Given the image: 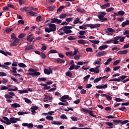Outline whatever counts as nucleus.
I'll return each instance as SVG.
<instances>
[{"label":"nucleus","mask_w":129,"mask_h":129,"mask_svg":"<svg viewBox=\"0 0 129 129\" xmlns=\"http://www.w3.org/2000/svg\"><path fill=\"white\" fill-rule=\"evenodd\" d=\"M57 29V25L54 24H48V28H45V33H51V32H55Z\"/></svg>","instance_id":"1"},{"label":"nucleus","mask_w":129,"mask_h":129,"mask_svg":"<svg viewBox=\"0 0 129 129\" xmlns=\"http://www.w3.org/2000/svg\"><path fill=\"white\" fill-rule=\"evenodd\" d=\"M73 27L72 26H64L58 30V32H64V34H71L72 33V30L71 29H73Z\"/></svg>","instance_id":"2"},{"label":"nucleus","mask_w":129,"mask_h":129,"mask_svg":"<svg viewBox=\"0 0 129 129\" xmlns=\"http://www.w3.org/2000/svg\"><path fill=\"white\" fill-rule=\"evenodd\" d=\"M98 14L99 15H97V17L101 22H106V21H107V18L104 17V16L106 15V13L100 12Z\"/></svg>","instance_id":"3"},{"label":"nucleus","mask_w":129,"mask_h":129,"mask_svg":"<svg viewBox=\"0 0 129 129\" xmlns=\"http://www.w3.org/2000/svg\"><path fill=\"white\" fill-rule=\"evenodd\" d=\"M29 73H27V75H30L31 76H39L41 75V73L38 72H35V70L32 68H30L28 70Z\"/></svg>","instance_id":"4"},{"label":"nucleus","mask_w":129,"mask_h":129,"mask_svg":"<svg viewBox=\"0 0 129 129\" xmlns=\"http://www.w3.org/2000/svg\"><path fill=\"white\" fill-rule=\"evenodd\" d=\"M83 27H87V28H90V29H96V28H99L100 27V24H83Z\"/></svg>","instance_id":"5"},{"label":"nucleus","mask_w":129,"mask_h":129,"mask_svg":"<svg viewBox=\"0 0 129 129\" xmlns=\"http://www.w3.org/2000/svg\"><path fill=\"white\" fill-rule=\"evenodd\" d=\"M124 39L125 37L121 36H116L114 38V44H118L119 42L118 40H119L120 42H124Z\"/></svg>","instance_id":"6"},{"label":"nucleus","mask_w":129,"mask_h":129,"mask_svg":"<svg viewBox=\"0 0 129 129\" xmlns=\"http://www.w3.org/2000/svg\"><path fill=\"white\" fill-rule=\"evenodd\" d=\"M50 23L51 24H54L55 23H56V24L57 25H60V24H61V23H62V20H59L57 18H52L51 20H50Z\"/></svg>","instance_id":"7"},{"label":"nucleus","mask_w":129,"mask_h":129,"mask_svg":"<svg viewBox=\"0 0 129 129\" xmlns=\"http://www.w3.org/2000/svg\"><path fill=\"white\" fill-rule=\"evenodd\" d=\"M99 67H100V66H97L95 68H91L89 71L90 72H94L96 74H98V73H99V69H98Z\"/></svg>","instance_id":"8"},{"label":"nucleus","mask_w":129,"mask_h":129,"mask_svg":"<svg viewBox=\"0 0 129 129\" xmlns=\"http://www.w3.org/2000/svg\"><path fill=\"white\" fill-rule=\"evenodd\" d=\"M3 118L5 119V120H6V121H4V120L1 119V122H4V123H6L8 125L11 124V122H10V120L7 117L4 116Z\"/></svg>","instance_id":"9"},{"label":"nucleus","mask_w":129,"mask_h":129,"mask_svg":"<svg viewBox=\"0 0 129 129\" xmlns=\"http://www.w3.org/2000/svg\"><path fill=\"white\" fill-rule=\"evenodd\" d=\"M5 97L6 98V101L11 103L12 102V98H14L13 96H10L9 94L5 95Z\"/></svg>","instance_id":"10"},{"label":"nucleus","mask_w":129,"mask_h":129,"mask_svg":"<svg viewBox=\"0 0 129 129\" xmlns=\"http://www.w3.org/2000/svg\"><path fill=\"white\" fill-rule=\"evenodd\" d=\"M10 124L11 123H16L17 121H19V120H20L19 118H15V117L10 118Z\"/></svg>","instance_id":"11"},{"label":"nucleus","mask_w":129,"mask_h":129,"mask_svg":"<svg viewBox=\"0 0 129 129\" xmlns=\"http://www.w3.org/2000/svg\"><path fill=\"white\" fill-rule=\"evenodd\" d=\"M106 54H107V51H102L100 52H98L96 56V57H101V56H103L104 55H106Z\"/></svg>","instance_id":"12"},{"label":"nucleus","mask_w":129,"mask_h":129,"mask_svg":"<svg viewBox=\"0 0 129 129\" xmlns=\"http://www.w3.org/2000/svg\"><path fill=\"white\" fill-rule=\"evenodd\" d=\"M44 74H47V75H50L51 73H53V71H52V69H44Z\"/></svg>","instance_id":"13"},{"label":"nucleus","mask_w":129,"mask_h":129,"mask_svg":"<svg viewBox=\"0 0 129 129\" xmlns=\"http://www.w3.org/2000/svg\"><path fill=\"white\" fill-rule=\"evenodd\" d=\"M19 40L18 38L15 39V40L10 44V46L11 47H15V46H17L18 43H19Z\"/></svg>","instance_id":"14"},{"label":"nucleus","mask_w":129,"mask_h":129,"mask_svg":"<svg viewBox=\"0 0 129 129\" xmlns=\"http://www.w3.org/2000/svg\"><path fill=\"white\" fill-rule=\"evenodd\" d=\"M23 126H27L28 128H30L33 127L34 124L32 123H23L22 124Z\"/></svg>","instance_id":"15"},{"label":"nucleus","mask_w":129,"mask_h":129,"mask_svg":"<svg viewBox=\"0 0 129 129\" xmlns=\"http://www.w3.org/2000/svg\"><path fill=\"white\" fill-rule=\"evenodd\" d=\"M0 53L5 56H8V55H9V56H12V53L8 51L5 52L4 50H0Z\"/></svg>","instance_id":"16"},{"label":"nucleus","mask_w":129,"mask_h":129,"mask_svg":"<svg viewBox=\"0 0 129 129\" xmlns=\"http://www.w3.org/2000/svg\"><path fill=\"white\" fill-rule=\"evenodd\" d=\"M96 88H97V89H103L104 88H107V84L101 86L98 85L96 86Z\"/></svg>","instance_id":"17"},{"label":"nucleus","mask_w":129,"mask_h":129,"mask_svg":"<svg viewBox=\"0 0 129 129\" xmlns=\"http://www.w3.org/2000/svg\"><path fill=\"white\" fill-rule=\"evenodd\" d=\"M127 53V50L125 49L122 51H118L117 54V55H125V54Z\"/></svg>","instance_id":"18"},{"label":"nucleus","mask_w":129,"mask_h":129,"mask_svg":"<svg viewBox=\"0 0 129 129\" xmlns=\"http://www.w3.org/2000/svg\"><path fill=\"white\" fill-rule=\"evenodd\" d=\"M34 38L35 37L33 36V34H31L27 37V40L28 42H32Z\"/></svg>","instance_id":"19"},{"label":"nucleus","mask_w":129,"mask_h":129,"mask_svg":"<svg viewBox=\"0 0 129 129\" xmlns=\"http://www.w3.org/2000/svg\"><path fill=\"white\" fill-rule=\"evenodd\" d=\"M11 107L13 108H17V107H21V105H20V104L15 103L11 104Z\"/></svg>","instance_id":"20"},{"label":"nucleus","mask_w":129,"mask_h":129,"mask_svg":"<svg viewBox=\"0 0 129 129\" xmlns=\"http://www.w3.org/2000/svg\"><path fill=\"white\" fill-rule=\"evenodd\" d=\"M105 124H107V125L109 126L108 127V128H112L113 127V126H112L113 125V123H112L111 122L107 121L105 122Z\"/></svg>","instance_id":"21"},{"label":"nucleus","mask_w":129,"mask_h":129,"mask_svg":"<svg viewBox=\"0 0 129 129\" xmlns=\"http://www.w3.org/2000/svg\"><path fill=\"white\" fill-rule=\"evenodd\" d=\"M109 6H110V4L109 3H107L106 4L102 5L101 7V8L102 10H105V9H106V8H107V7H109Z\"/></svg>","instance_id":"22"},{"label":"nucleus","mask_w":129,"mask_h":129,"mask_svg":"<svg viewBox=\"0 0 129 129\" xmlns=\"http://www.w3.org/2000/svg\"><path fill=\"white\" fill-rule=\"evenodd\" d=\"M67 17H69V16L66 14H61L59 16V19H65Z\"/></svg>","instance_id":"23"},{"label":"nucleus","mask_w":129,"mask_h":129,"mask_svg":"<svg viewBox=\"0 0 129 129\" xmlns=\"http://www.w3.org/2000/svg\"><path fill=\"white\" fill-rule=\"evenodd\" d=\"M47 11H50V12H52L53 11H54V10H55V9H56V7L54 6H49V7H47Z\"/></svg>","instance_id":"24"},{"label":"nucleus","mask_w":129,"mask_h":129,"mask_svg":"<svg viewBox=\"0 0 129 129\" xmlns=\"http://www.w3.org/2000/svg\"><path fill=\"white\" fill-rule=\"evenodd\" d=\"M51 123L52 124H54V125L56 124L57 125H60V124H62V122L57 120L52 121Z\"/></svg>","instance_id":"25"},{"label":"nucleus","mask_w":129,"mask_h":129,"mask_svg":"<svg viewBox=\"0 0 129 129\" xmlns=\"http://www.w3.org/2000/svg\"><path fill=\"white\" fill-rule=\"evenodd\" d=\"M108 47V45H101L99 47V50H100V51H102V50H104V49H106V48Z\"/></svg>","instance_id":"26"},{"label":"nucleus","mask_w":129,"mask_h":129,"mask_svg":"<svg viewBox=\"0 0 129 129\" xmlns=\"http://www.w3.org/2000/svg\"><path fill=\"white\" fill-rule=\"evenodd\" d=\"M88 113L91 115V116H93V117H95V118H97V117L95 115H93V112L92 110H89Z\"/></svg>","instance_id":"27"},{"label":"nucleus","mask_w":129,"mask_h":129,"mask_svg":"<svg viewBox=\"0 0 129 129\" xmlns=\"http://www.w3.org/2000/svg\"><path fill=\"white\" fill-rule=\"evenodd\" d=\"M78 43L79 44H82V45H84V44H86V41L83 39H79V40H78Z\"/></svg>","instance_id":"28"},{"label":"nucleus","mask_w":129,"mask_h":129,"mask_svg":"<svg viewBox=\"0 0 129 129\" xmlns=\"http://www.w3.org/2000/svg\"><path fill=\"white\" fill-rule=\"evenodd\" d=\"M114 32H115V30H114V29L111 28H108L106 33H113Z\"/></svg>","instance_id":"29"},{"label":"nucleus","mask_w":129,"mask_h":129,"mask_svg":"<svg viewBox=\"0 0 129 129\" xmlns=\"http://www.w3.org/2000/svg\"><path fill=\"white\" fill-rule=\"evenodd\" d=\"M57 63H58V64H60L61 63H65V60L63 59H61V58H57Z\"/></svg>","instance_id":"30"},{"label":"nucleus","mask_w":129,"mask_h":129,"mask_svg":"<svg viewBox=\"0 0 129 129\" xmlns=\"http://www.w3.org/2000/svg\"><path fill=\"white\" fill-rule=\"evenodd\" d=\"M28 14H29L30 15H31L32 17H36V16H37V13L34 12L33 11L29 12Z\"/></svg>","instance_id":"31"},{"label":"nucleus","mask_w":129,"mask_h":129,"mask_svg":"<svg viewBox=\"0 0 129 129\" xmlns=\"http://www.w3.org/2000/svg\"><path fill=\"white\" fill-rule=\"evenodd\" d=\"M70 129H92V128H88L87 127H82V128H78L76 126H73Z\"/></svg>","instance_id":"32"},{"label":"nucleus","mask_w":129,"mask_h":129,"mask_svg":"<svg viewBox=\"0 0 129 129\" xmlns=\"http://www.w3.org/2000/svg\"><path fill=\"white\" fill-rule=\"evenodd\" d=\"M111 61H112V58H109L106 62H105L104 65H108L109 64V63H110L111 62Z\"/></svg>","instance_id":"33"},{"label":"nucleus","mask_w":129,"mask_h":129,"mask_svg":"<svg viewBox=\"0 0 129 129\" xmlns=\"http://www.w3.org/2000/svg\"><path fill=\"white\" fill-rule=\"evenodd\" d=\"M19 92L20 94H23V93H28V90H19Z\"/></svg>","instance_id":"34"},{"label":"nucleus","mask_w":129,"mask_h":129,"mask_svg":"<svg viewBox=\"0 0 129 129\" xmlns=\"http://www.w3.org/2000/svg\"><path fill=\"white\" fill-rule=\"evenodd\" d=\"M89 41L91 42V43H92L93 44H99L100 42L99 40H89Z\"/></svg>","instance_id":"35"},{"label":"nucleus","mask_w":129,"mask_h":129,"mask_svg":"<svg viewBox=\"0 0 129 129\" xmlns=\"http://www.w3.org/2000/svg\"><path fill=\"white\" fill-rule=\"evenodd\" d=\"M79 21H80V19L79 18H77L76 19L73 21V23L75 25H76V24H78L79 23Z\"/></svg>","instance_id":"36"},{"label":"nucleus","mask_w":129,"mask_h":129,"mask_svg":"<svg viewBox=\"0 0 129 129\" xmlns=\"http://www.w3.org/2000/svg\"><path fill=\"white\" fill-rule=\"evenodd\" d=\"M77 12L79 13H81V14H83V13H85V10L84 9L79 8L77 9Z\"/></svg>","instance_id":"37"},{"label":"nucleus","mask_w":129,"mask_h":129,"mask_svg":"<svg viewBox=\"0 0 129 129\" xmlns=\"http://www.w3.org/2000/svg\"><path fill=\"white\" fill-rule=\"evenodd\" d=\"M96 65H101V58H99V60H97L94 62Z\"/></svg>","instance_id":"38"},{"label":"nucleus","mask_w":129,"mask_h":129,"mask_svg":"<svg viewBox=\"0 0 129 129\" xmlns=\"http://www.w3.org/2000/svg\"><path fill=\"white\" fill-rule=\"evenodd\" d=\"M66 76H68V77H72V73L69 71H68L66 73Z\"/></svg>","instance_id":"39"},{"label":"nucleus","mask_w":129,"mask_h":129,"mask_svg":"<svg viewBox=\"0 0 129 129\" xmlns=\"http://www.w3.org/2000/svg\"><path fill=\"white\" fill-rule=\"evenodd\" d=\"M18 66H19L20 67L22 68H26L27 66H26V64H25V63H20L18 64Z\"/></svg>","instance_id":"40"},{"label":"nucleus","mask_w":129,"mask_h":129,"mask_svg":"<svg viewBox=\"0 0 129 129\" xmlns=\"http://www.w3.org/2000/svg\"><path fill=\"white\" fill-rule=\"evenodd\" d=\"M89 78H90V75H87L84 78V81H88Z\"/></svg>","instance_id":"41"},{"label":"nucleus","mask_w":129,"mask_h":129,"mask_svg":"<svg viewBox=\"0 0 129 129\" xmlns=\"http://www.w3.org/2000/svg\"><path fill=\"white\" fill-rule=\"evenodd\" d=\"M109 81H116L117 82H120V79H112L109 80Z\"/></svg>","instance_id":"42"},{"label":"nucleus","mask_w":129,"mask_h":129,"mask_svg":"<svg viewBox=\"0 0 129 129\" xmlns=\"http://www.w3.org/2000/svg\"><path fill=\"white\" fill-rule=\"evenodd\" d=\"M86 52H91V53H92L93 52V50H92V48L91 47H88L86 48Z\"/></svg>","instance_id":"43"},{"label":"nucleus","mask_w":129,"mask_h":129,"mask_svg":"<svg viewBox=\"0 0 129 129\" xmlns=\"http://www.w3.org/2000/svg\"><path fill=\"white\" fill-rule=\"evenodd\" d=\"M114 11V8L111 7L110 8H108L106 10V12H108V13H110V12H113Z\"/></svg>","instance_id":"44"},{"label":"nucleus","mask_w":129,"mask_h":129,"mask_svg":"<svg viewBox=\"0 0 129 129\" xmlns=\"http://www.w3.org/2000/svg\"><path fill=\"white\" fill-rule=\"evenodd\" d=\"M101 80V79L100 78V77L96 78L94 80V83H98V82H99V81H100Z\"/></svg>","instance_id":"45"},{"label":"nucleus","mask_w":129,"mask_h":129,"mask_svg":"<svg viewBox=\"0 0 129 129\" xmlns=\"http://www.w3.org/2000/svg\"><path fill=\"white\" fill-rule=\"evenodd\" d=\"M32 49H33V46L29 45L25 48V51H29L30 50H32Z\"/></svg>","instance_id":"46"},{"label":"nucleus","mask_w":129,"mask_h":129,"mask_svg":"<svg viewBox=\"0 0 129 129\" xmlns=\"http://www.w3.org/2000/svg\"><path fill=\"white\" fill-rule=\"evenodd\" d=\"M113 121L115 124H118L119 123H121V120H113Z\"/></svg>","instance_id":"47"},{"label":"nucleus","mask_w":129,"mask_h":129,"mask_svg":"<svg viewBox=\"0 0 129 129\" xmlns=\"http://www.w3.org/2000/svg\"><path fill=\"white\" fill-rule=\"evenodd\" d=\"M66 55L67 56H73V51H71V52H67L66 53Z\"/></svg>","instance_id":"48"},{"label":"nucleus","mask_w":129,"mask_h":129,"mask_svg":"<svg viewBox=\"0 0 129 129\" xmlns=\"http://www.w3.org/2000/svg\"><path fill=\"white\" fill-rule=\"evenodd\" d=\"M12 72H13V73H17V70L18 69V68H16V67H12Z\"/></svg>","instance_id":"49"},{"label":"nucleus","mask_w":129,"mask_h":129,"mask_svg":"<svg viewBox=\"0 0 129 129\" xmlns=\"http://www.w3.org/2000/svg\"><path fill=\"white\" fill-rule=\"evenodd\" d=\"M60 118L61 119H68V117H67V116H66L64 114L61 115Z\"/></svg>","instance_id":"50"},{"label":"nucleus","mask_w":129,"mask_h":129,"mask_svg":"<svg viewBox=\"0 0 129 129\" xmlns=\"http://www.w3.org/2000/svg\"><path fill=\"white\" fill-rule=\"evenodd\" d=\"M68 40H69V41H73V40H76V38H74L73 36H69L68 37Z\"/></svg>","instance_id":"51"},{"label":"nucleus","mask_w":129,"mask_h":129,"mask_svg":"<svg viewBox=\"0 0 129 129\" xmlns=\"http://www.w3.org/2000/svg\"><path fill=\"white\" fill-rule=\"evenodd\" d=\"M11 39H12V40H14V39L15 40L16 39H18L17 38V37L16 36V34H15L14 33H12L11 34Z\"/></svg>","instance_id":"52"},{"label":"nucleus","mask_w":129,"mask_h":129,"mask_svg":"<svg viewBox=\"0 0 129 129\" xmlns=\"http://www.w3.org/2000/svg\"><path fill=\"white\" fill-rule=\"evenodd\" d=\"M46 119L48 120H53V118L52 116L48 115L46 116Z\"/></svg>","instance_id":"53"},{"label":"nucleus","mask_w":129,"mask_h":129,"mask_svg":"<svg viewBox=\"0 0 129 129\" xmlns=\"http://www.w3.org/2000/svg\"><path fill=\"white\" fill-rule=\"evenodd\" d=\"M125 13L123 11H120L118 12V15L119 16H123L124 15Z\"/></svg>","instance_id":"54"},{"label":"nucleus","mask_w":129,"mask_h":129,"mask_svg":"<svg viewBox=\"0 0 129 129\" xmlns=\"http://www.w3.org/2000/svg\"><path fill=\"white\" fill-rule=\"evenodd\" d=\"M78 53V50L76 48L74 49V52H73V56H75Z\"/></svg>","instance_id":"55"},{"label":"nucleus","mask_w":129,"mask_h":129,"mask_svg":"<svg viewBox=\"0 0 129 129\" xmlns=\"http://www.w3.org/2000/svg\"><path fill=\"white\" fill-rule=\"evenodd\" d=\"M120 62V60L118 59L116 61H115L113 63V65H114V66H116V65H117V64H119V63Z\"/></svg>","instance_id":"56"},{"label":"nucleus","mask_w":129,"mask_h":129,"mask_svg":"<svg viewBox=\"0 0 129 129\" xmlns=\"http://www.w3.org/2000/svg\"><path fill=\"white\" fill-rule=\"evenodd\" d=\"M25 36H26V34L21 33L20 35H19L18 38H19L20 39H23V38H24Z\"/></svg>","instance_id":"57"},{"label":"nucleus","mask_w":129,"mask_h":129,"mask_svg":"<svg viewBox=\"0 0 129 129\" xmlns=\"http://www.w3.org/2000/svg\"><path fill=\"white\" fill-rule=\"evenodd\" d=\"M57 50H55V49H52V50H51L49 52V53L50 54H55V53H57Z\"/></svg>","instance_id":"58"},{"label":"nucleus","mask_w":129,"mask_h":129,"mask_svg":"<svg viewBox=\"0 0 129 129\" xmlns=\"http://www.w3.org/2000/svg\"><path fill=\"white\" fill-rule=\"evenodd\" d=\"M24 100L26 103H32V101L27 98H24Z\"/></svg>","instance_id":"59"},{"label":"nucleus","mask_w":129,"mask_h":129,"mask_svg":"<svg viewBox=\"0 0 129 129\" xmlns=\"http://www.w3.org/2000/svg\"><path fill=\"white\" fill-rule=\"evenodd\" d=\"M106 98L109 101H110V100H111V99H112V97L108 95H107V96H106Z\"/></svg>","instance_id":"60"},{"label":"nucleus","mask_w":129,"mask_h":129,"mask_svg":"<svg viewBox=\"0 0 129 129\" xmlns=\"http://www.w3.org/2000/svg\"><path fill=\"white\" fill-rule=\"evenodd\" d=\"M71 118L73 121H77V119H78V118L75 116H71Z\"/></svg>","instance_id":"61"},{"label":"nucleus","mask_w":129,"mask_h":129,"mask_svg":"<svg viewBox=\"0 0 129 129\" xmlns=\"http://www.w3.org/2000/svg\"><path fill=\"white\" fill-rule=\"evenodd\" d=\"M18 90V87H15V89H9L8 91H17Z\"/></svg>","instance_id":"62"},{"label":"nucleus","mask_w":129,"mask_h":129,"mask_svg":"<svg viewBox=\"0 0 129 129\" xmlns=\"http://www.w3.org/2000/svg\"><path fill=\"white\" fill-rule=\"evenodd\" d=\"M64 9V6H61L59 8L57 9V12H62V10Z\"/></svg>","instance_id":"63"},{"label":"nucleus","mask_w":129,"mask_h":129,"mask_svg":"<svg viewBox=\"0 0 129 129\" xmlns=\"http://www.w3.org/2000/svg\"><path fill=\"white\" fill-rule=\"evenodd\" d=\"M127 122H129L128 120H121V124H125V123H127Z\"/></svg>","instance_id":"64"}]
</instances>
